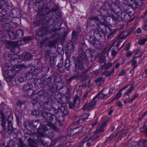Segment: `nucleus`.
<instances>
[{
    "instance_id": "1",
    "label": "nucleus",
    "mask_w": 147,
    "mask_h": 147,
    "mask_svg": "<svg viewBox=\"0 0 147 147\" xmlns=\"http://www.w3.org/2000/svg\"><path fill=\"white\" fill-rule=\"evenodd\" d=\"M111 16L112 19L115 21H120L121 20H125L126 19L125 17L122 18L120 16L118 13H116L114 12L111 15L103 17L102 16H98L99 18L95 17H91L90 18L91 20H95L98 21L102 25H104L105 26H108L110 25V16Z\"/></svg>"
},
{
    "instance_id": "2",
    "label": "nucleus",
    "mask_w": 147,
    "mask_h": 147,
    "mask_svg": "<svg viewBox=\"0 0 147 147\" xmlns=\"http://www.w3.org/2000/svg\"><path fill=\"white\" fill-rule=\"evenodd\" d=\"M51 128L54 130L56 129V127L55 125L51 123V122L48 123L46 125H41L37 129V132L38 136L41 137H49L50 135L47 134V131Z\"/></svg>"
},
{
    "instance_id": "3",
    "label": "nucleus",
    "mask_w": 147,
    "mask_h": 147,
    "mask_svg": "<svg viewBox=\"0 0 147 147\" xmlns=\"http://www.w3.org/2000/svg\"><path fill=\"white\" fill-rule=\"evenodd\" d=\"M80 59L83 61H86L87 59L89 61H92L95 59V56L94 52L90 49L87 50L85 53L82 51L79 52Z\"/></svg>"
},
{
    "instance_id": "4",
    "label": "nucleus",
    "mask_w": 147,
    "mask_h": 147,
    "mask_svg": "<svg viewBox=\"0 0 147 147\" xmlns=\"http://www.w3.org/2000/svg\"><path fill=\"white\" fill-rule=\"evenodd\" d=\"M98 100V98L96 96L90 102L86 103L84 105L82 109L83 110H89L92 109L96 106Z\"/></svg>"
},
{
    "instance_id": "5",
    "label": "nucleus",
    "mask_w": 147,
    "mask_h": 147,
    "mask_svg": "<svg viewBox=\"0 0 147 147\" xmlns=\"http://www.w3.org/2000/svg\"><path fill=\"white\" fill-rule=\"evenodd\" d=\"M95 134L94 133H91L85 137L82 141V142L84 143V142L90 141H92L96 138L95 136Z\"/></svg>"
},
{
    "instance_id": "6",
    "label": "nucleus",
    "mask_w": 147,
    "mask_h": 147,
    "mask_svg": "<svg viewBox=\"0 0 147 147\" xmlns=\"http://www.w3.org/2000/svg\"><path fill=\"white\" fill-rule=\"evenodd\" d=\"M78 129H79L80 130H82V127L80 126L78 127L72 129L71 130L68 129L67 131L68 135L72 136L76 134L77 133L76 130Z\"/></svg>"
},
{
    "instance_id": "7",
    "label": "nucleus",
    "mask_w": 147,
    "mask_h": 147,
    "mask_svg": "<svg viewBox=\"0 0 147 147\" xmlns=\"http://www.w3.org/2000/svg\"><path fill=\"white\" fill-rule=\"evenodd\" d=\"M32 57V55L29 53H24L21 57L22 59L25 61L30 60Z\"/></svg>"
},
{
    "instance_id": "8",
    "label": "nucleus",
    "mask_w": 147,
    "mask_h": 147,
    "mask_svg": "<svg viewBox=\"0 0 147 147\" xmlns=\"http://www.w3.org/2000/svg\"><path fill=\"white\" fill-rule=\"evenodd\" d=\"M98 99H106L108 98L110 96V95L109 94H105L102 93H99L96 96Z\"/></svg>"
},
{
    "instance_id": "9",
    "label": "nucleus",
    "mask_w": 147,
    "mask_h": 147,
    "mask_svg": "<svg viewBox=\"0 0 147 147\" xmlns=\"http://www.w3.org/2000/svg\"><path fill=\"white\" fill-rule=\"evenodd\" d=\"M134 12L133 9H129L122 13V14H124L125 13L126 14L125 16H127L129 18L130 17L134 15Z\"/></svg>"
},
{
    "instance_id": "10",
    "label": "nucleus",
    "mask_w": 147,
    "mask_h": 147,
    "mask_svg": "<svg viewBox=\"0 0 147 147\" xmlns=\"http://www.w3.org/2000/svg\"><path fill=\"white\" fill-rule=\"evenodd\" d=\"M106 126V123L105 122H104L103 123L100 124L97 127V130L98 133H100L102 132L104 130V127Z\"/></svg>"
},
{
    "instance_id": "11",
    "label": "nucleus",
    "mask_w": 147,
    "mask_h": 147,
    "mask_svg": "<svg viewBox=\"0 0 147 147\" xmlns=\"http://www.w3.org/2000/svg\"><path fill=\"white\" fill-rule=\"evenodd\" d=\"M16 70L13 68L12 69H11L7 71L8 73V75L10 77H13L14 76L16 73Z\"/></svg>"
},
{
    "instance_id": "12",
    "label": "nucleus",
    "mask_w": 147,
    "mask_h": 147,
    "mask_svg": "<svg viewBox=\"0 0 147 147\" xmlns=\"http://www.w3.org/2000/svg\"><path fill=\"white\" fill-rule=\"evenodd\" d=\"M33 85L31 84H28L25 85L24 87V90L25 91L28 92L32 90Z\"/></svg>"
},
{
    "instance_id": "13",
    "label": "nucleus",
    "mask_w": 147,
    "mask_h": 147,
    "mask_svg": "<svg viewBox=\"0 0 147 147\" xmlns=\"http://www.w3.org/2000/svg\"><path fill=\"white\" fill-rule=\"evenodd\" d=\"M16 33V38L17 39L21 38L23 36L24 32L22 30H17Z\"/></svg>"
},
{
    "instance_id": "14",
    "label": "nucleus",
    "mask_w": 147,
    "mask_h": 147,
    "mask_svg": "<svg viewBox=\"0 0 147 147\" xmlns=\"http://www.w3.org/2000/svg\"><path fill=\"white\" fill-rule=\"evenodd\" d=\"M129 6H132L134 8H138L139 7V5L138 2L135 1V0H132Z\"/></svg>"
},
{
    "instance_id": "15",
    "label": "nucleus",
    "mask_w": 147,
    "mask_h": 147,
    "mask_svg": "<svg viewBox=\"0 0 147 147\" xmlns=\"http://www.w3.org/2000/svg\"><path fill=\"white\" fill-rule=\"evenodd\" d=\"M138 145L140 147H146L147 146V141L146 140H142L139 142Z\"/></svg>"
},
{
    "instance_id": "16",
    "label": "nucleus",
    "mask_w": 147,
    "mask_h": 147,
    "mask_svg": "<svg viewBox=\"0 0 147 147\" xmlns=\"http://www.w3.org/2000/svg\"><path fill=\"white\" fill-rule=\"evenodd\" d=\"M127 86H125L121 88L120 90L117 93L115 98V99L117 100L120 98L122 95L121 91L124 89L127 88Z\"/></svg>"
},
{
    "instance_id": "17",
    "label": "nucleus",
    "mask_w": 147,
    "mask_h": 147,
    "mask_svg": "<svg viewBox=\"0 0 147 147\" xmlns=\"http://www.w3.org/2000/svg\"><path fill=\"white\" fill-rule=\"evenodd\" d=\"M28 140V144L31 147H35L36 144L34 140L29 138Z\"/></svg>"
},
{
    "instance_id": "18",
    "label": "nucleus",
    "mask_w": 147,
    "mask_h": 147,
    "mask_svg": "<svg viewBox=\"0 0 147 147\" xmlns=\"http://www.w3.org/2000/svg\"><path fill=\"white\" fill-rule=\"evenodd\" d=\"M110 50V48L107 47L102 53V54L104 55V57L108 56L109 51Z\"/></svg>"
},
{
    "instance_id": "19",
    "label": "nucleus",
    "mask_w": 147,
    "mask_h": 147,
    "mask_svg": "<svg viewBox=\"0 0 147 147\" xmlns=\"http://www.w3.org/2000/svg\"><path fill=\"white\" fill-rule=\"evenodd\" d=\"M104 81V79L102 78V77H100L98 78L95 80V82L97 83V84H98L99 85L102 84Z\"/></svg>"
},
{
    "instance_id": "20",
    "label": "nucleus",
    "mask_w": 147,
    "mask_h": 147,
    "mask_svg": "<svg viewBox=\"0 0 147 147\" xmlns=\"http://www.w3.org/2000/svg\"><path fill=\"white\" fill-rule=\"evenodd\" d=\"M139 94H136L134 95L131 98H129L128 102L129 103H131L138 96Z\"/></svg>"
},
{
    "instance_id": "21",
    "label": "nucleus",
    "mask_w": 147,
    "mask_h": 147,
    "mask_svg": "<svg viewBox=\"0 0 147 147\" xmlns=\"http://www.w3.org/2000/svg\"><path fill=\"white\" fill-rule=\"evenodd\" d=\"M9 36L10 39L11 40L17 38L16 35L12 31H10L9 32Z\"/></svg>"
},
{
    "instance_id": "22",
    "label": "nucleus",
    "mask_w": 147,
    "mask_h": 147,
    "mask_svg": "<svg viewBox=\"0 0 147 147\" xmlns=\"http://www.w3.org/2000/svg\"><path fill=\"white\" fill-rule=\"evenodd\" d=\"M147 41L145 38L140 39L138 41V43L140 45H143Z\"/></svg>"
},
{
    "instance_id": "23",
    "label": "nucleus",
    "mask_w": 147,
    "mask_h": 147,
    "mask_svg": "<svg viewBox=\"0 0 147 147\" xmlns=\"http://www.w3.org/2000/svg\"><path fill=\"white\" fill-rule=\"evenodd\" d=\"M77 33L75 31H74L72 32V36L73 39L74 40V41H76L77 40Z\"/></svg>"
},
{
    "instance_id": "24",
    "label": "nucleus",
    "mask_w": 147,
    "mask_h": 147,
    "mask_svg": "<svg viewBox=\"0 0 147 147\" xmlns=\"http://www.w3.org/2000/svg\"><path fill=\"white\" fill-rule=\"evenodd\" d=\"M50 63L52 66L54 67L56 64V60L54 58H53L52 59L51 58L50 60Z\"/></svg>"
},
{
    "instance_id": "25",
    "label": "nucleus",
    "mask_w": 147,
    "mask_h": 147,
    "mask_svg": "<svg viewBox=\"0 0 147 147\" xmlns=\"http://www.w3.org/2000/svg\"><path fill=\"white\" fill-rule=\"evenodd\" d=\"M134 87H131L125 93L126 94L127 96H129L131 94L132 91L134 90Z\"/></svg>"
},
{
    "instance_id": "26",
    "label": "nucleus",
    "mask_w": 147,
    "mask_h": 147,
    "mask_svg": "<svg viewBox=\"0 0 147 147\" xmlns=\"http://www.w3.org/2000/svg\"><path fill=\"white\" fill-rule=\"evenodd\" d=\"M132 0H122L123 3L126 5L130 6Z\"/></svg>"
},
{
    "instance_id": "27",
    "label": "nucleus",
    "mask_w": 147,
    "mask_h": 147,
    "mask_svg": "<svg viewBox=\"0 0 147 147\" xmlns=\"http://www.w3.org/2000/svg\"><path fill=\"white\" fill-rule=\"evenodd\" d=\"M31 39V37H28L27 38H25L22 41H20L19 42L18 44L19 45H21L22 44L21 43V42H26L27 40H30Z\"/></svg>"
},
{
    "instance_id": "28",
    "label": "nucleus",
    "mask_w": 147,
    "mask_h": 147,
    "mask_svg": "<svg viewBox=\"0 0 147 147\" xmlns=\"http://www.w3.org/2000/svg\"><path fill=\"white\" fill-rule=\"evenodd\" d=\"M85 129H86V131L85 132L86 133H88V132L90 131V129L89 128H85V127H84L83 128H82V130H80L79 129H77V130H76V131H77V133H78L79 132L81 131L82 130H84Z\"/></svg>"
},
{
    "instance_id": "29",
    "label": "nucleus",
    "mask_w": 147,
    "mask_h": 147,
    "mask_svg": "<svg viewBox=\"0 0 147 147\" xmlns=\"http://www.w3.org/2000/svg\"><path fill=\"white\" fill-rule=\"evenodd\" d=\"M56 42L55 41H50L49 42V46L52 47L53 46L55 45L56 44Z\"/></svg>"
},
{
    "instance_id": "30",
    "label": "nucleus",
    "mask_w": 147,
    "mask_h": 147,
    "mask_svg": "<svg viewBox=\"0 0 147 147\" xmlns=\"http://www.w3.org/2000/svg\"><path fill=\"white\" fill-rule=\"evenodd\" d=\"M136 58L135 56H134L133 60L131 61V64L132 66L135 65L137 63V61L135 60Z\"/></svg>"
},
{
    "instance_id": "31",
    "label": "nucleus",
    "mask_w": 147,
    "mask_h": 147,
    "mask_svg": "<svg viewBox=\"0 0 147 147\" xmlns=\"http://www.w3.org/2000/svg\"><path fill=\"white\" fill-rule=\"evenodd\" d=\"M18 80L19 82H22L24 81V79L23 77L20 76L18 77Z\"/></svg>"
},
{
    "instance_id": "32",
    "label": "nucleus",
    "mask_w": 147,
    "mask_h": 147,
    "mask_svg": "<svg viewBox=\"0 0 147 147\" xmlns=\"http://www.w3.org/2000/svg\"><path fill=\"white\" fill-rule=\"evenodd\" d=\"M88 93L87 92L85 94L83 95L82 98H81V101L82 102H83L84 100L86 99V97L88 96Z\"/></svg>"
},
{
    "instance_id": "33",
    "label": "nucleus",
    "mask_w": 147,
    "mask_h": 147,
    "mask_svg": "<svg viewBox=\"0 0 147 147\" xmlns=\"http://www.w3.org/2000/svg\"><path fill=\"white\" fill-rule=\"evenodd\" d=\"M115 90L114 88H110V90L109 91V93L108 94L110 95V96L113 94V92Z\"/></svg>"
},
{
    "instance_id": "34",
    "label": "nucleus",
    "mask_w": 147,
    "mask_h": 147,
    "mask_svg": "<svg viewBox=\"0 0 147 147\" xmlns=\"http://www.w3.org/2000/svg\"><path fill=\"white\" fill-rule=\"evenodd\" d=\"M42 31L41 30L39 31L38 33H37L36 35V38L38 36H41L42 35H45V34H42Z\"/></svg>"
},
{
    "instance_id": "35",
    "label": "nucleus",
    "mask_w": 147,
    "mask_h": 147,
    "mask_svg": "<svg viewBox=\"0 0 147 147\" xmlns=\"http://www.w3.org/2000/svg\"><path fill=\"white\" fill-rule=\"evenodd\" d=\"M133 53L130 51H128L127 53V56L128 58L130 57L132 55Z\"/></svg>"
},
{
    "instance_id": "36",
    "label": "nucleus",
    "mask_w": 147,
    "mask_h": 147,
    "mask_svg": "<svg viewBox=\"0 0 147 147\" xmlns=\"http://www.w3.org/2000/svg\"><path fill=\"white\" fill-rule=\"evenodd\" d=\"M112 66V64L111 63H108L106 65V69H107L108 68H110Z\"/></svg>"
},
{
    "instance_id": "37",
    "label": "nucleus",
    "mask_w": 147,
    "mask_h": 147,
    "mask_svg": "<svg viewBox=\"0 0 147 147\" xmlns=\"http://www.w3.org/2000/svg\"><path fill=\"white\" fill-rule=\"evenodd\" d=\"M133 53H134V56H135V58H136L138 57V56H137L136 55L139 53V51L138 50H136L134 51Z\"/></svg>"
},
{
    "instance_id": "38",
    "label": "nucleus",
    "mask_w": 147,
    "mask_h": 147,
    "mask_svg": "<svg viewBox=\"0 0 147 147\" xmlns=\"http://www.w3.org/2000/svg\"><path fill=\"white\" fill-rule=\"evenodd\" d=\"M117 105L119 107L121 108L123 107V104L121 102H118L117 103Z\"/></svg>"
},
{
    "instance_id": "39",
    "label": "nucleus",
    "mask_w": 147,
    "mask_h": 147,
    "mask_svg": "<svg viewBox=\"0 0 147 147\" xmlns=\"http://www.w3.org/2000/svg\"><path fill=\"white\" fill-rule=\"evenodd\" d=\"M142 28L145 30H147V23H146L145 22L142 27Z\"/></svg>"
},
{
    "instance_id": "40",
    "label": "nucleus",
    "mask_w": 147,
    "mask_h": 147,
    "mask_svg": "<svg viewBox=\"0 0 147 147\" xmlns=\"http://www.w3.org/2000/svg\"><path fill=\"white\" fill-rule=\"evenodd\" d=\"M85 117H83L82 118V120L84 121L86 119H88V117L90 115L88 113V114H85Z\"/></svg>"
},
{
    "instance_id": "41",
    "label": "nucleus",
    "mask_w": 147,
    "mask_h": 147,
    "mask_svg": "<svg viewBox=\"0 0 147 147\" xmlns=\"http://www.w3.org/2000/svg\"><path fill=\"white\" fill-rule=\"evenodd\" d=\"M117 53V52L115 50H113L111 52V55L113 56H115Z\"/></svg>"
},
{
    "instance_id": "42",
    "label": "nucleus",
    "mask_w": 147,
    "mask_h": 147,
    "mask_svg": "<svg viewBox=\"0 0 147 147\" xmlns=\"http://www.w3.org/2000/svg\"><path fill=\"white\" fill-rule=\"evenodd\" d=\"M98 43H99V42H98ZM94 45L95 47H96L98 49H99L100 48V45L99 44H99L98 45L97 43H95L94 44Z\"/></svg>"
},
{
    "instance_id": "43",
    "label": "nucleus",
    "mask_w": 147,
    "mask_h": 147,
    "mask_svg": "<svg viewBox=\"0 0 147 147\" xmlns=\"http://www.w3.org/2000/svg\"><path fill=\"white\" fill-rule=\"evenodd\" d=\"M125 71L123 70H122L121 72L119 74V76H122L124 75L125 74Z\"/></svg>"
},
{
    "instance_id": "44",
    "label": "nucleus",
    "mask_w": 147,
    "mask_h": 147,
    "mask_svg": "<svg viewBox=\"0 0 147 147\" xmlns=\"http://www.w3.org/2000/svg\"><path fill=\"white\" fill-rule=\"evenodd\" d=\"M130 43H129L126 46L125 48V50L126 51H127L128 49H129L130 47Z\"/></svg>"
},
{
    "instance_id": "45",
    "label": "nucleus",
    "mask_w": 147,
    "mask_h": 147,
    "mask_svg": "<svg viewBox=\"0 0 147 147\" xmlns=\"http://www.w3.org/2000/svg\"><path fill=\"white\" fill-rule=\"evenodd\" d=\"M136 32L138 34H140L142 32L141 29L139 28H137L136 30Z\"/></svg>"
},
{
    "instance_id": "46",
    "label": "nucleus",
    "mask_w": 147,
    "mask_h": 147,
    "mask_svg": "<svg viewBox=\"0 0 147 147\" xmlns=\"http://www.w3.org/2000/svg\"><path fill=\"white\" fill-rule=\"evenodd\" d=\"M75 65L77 67L78 66L80 67L82 65V63L79 62L78 63H76Z\"/></svg>"
},
{
    "instance_id": "47",
    "label": "nucleus",
    "mask_w": 147,
    "mask_h": 147,
    "mask_svg": "<svg viewBox=\"0 0 147 147\" xmlns=\"http://www.w3.org/2000/svg\"><path fill=\"white\" fill-rule=\"evenodd\" d=\"M8 57H7V60H8L10 61V60H12V59L11 58V57H10V55H9V54H8Z\"/></svg>"
},
{
    "instance_id": "48",
    "label": "nucleus",
    "mask_w": 147,
    "mask_h": 147,
    "mask_svg": "<svg viewBox=\"0 0 147 147\" xmlns=\"http://www.w3.org/2000/svg\"><path fill=\"white\" fill-rule=\"evenodd\" d=\"M97 123H98V121H97V120H96L92 124V127H94L95 126V125H96V124H97Z\"/></svg>"
},
{
    "instance_id": "49",
    "label": "nucleus",
    "mask_w": 147,
    "mask_h": 147,
    "mask_svg": "<svg viewBox=\"0 0 147 147\" xmlns=\"http://www.w3.org/2000/svg\"><path fill=\"white\" fill-rule=\"evenodd\" d=\"M113 138V136L111 135L110 136L108 139V140H111Z\"/></svg>"
},
{
    "instance_id": "50",
    "label": "nucleus",
    "mask_w": 147,
    "mask_h": 147,
    "mask_svg": "<svg viewBox=\"0 0 147 147\" xmlns=\"http://www.w3.org/2000/svg\"><path fill=\"white\" fill-rule=\"evenodd\" d=\"M114 112V110H110L108 111V114L109 115H111L112 113Z\"/></svg>"
},
{
    "instance_id": "51",
    "label": "nucleus",
    "mask_w": 147,
    "mask_h": 147,
    "mask_svg": "<svg viewBox=\"0 0 147 147\" xmlns=\"http://www.w3.org/2000/svg\"><path fill=\"white\" fill-rule=\"evenodd\" d=\"M78 99L79 98L77 96L76 97L74 100V102H76Z\"/></svg>"
},
{
    "instance_id": "52",
    "label": "nucleus",
    "mask_w": 147,
    "mask_h": 147,
    "mask_svg": "<svg viewBox=\"0 0 147 147\" xmlns=\"http://www.w3.org/2000/svg\"><path fill=\"white\" fill-rule=\"evenodd\" d=\"M114 33V32H111V33L109 35V37H112L113 36V33Z\"/></svg>"
},
{
    "instance_id": "53",
    "label": "nucleus",
    "mask_w": 147,
    "mask_h": 147,
    "mask_svg": "<svg viewBox=\"0 0 147 147\" xmlns=\"http://www.w3.org/2000/svg\"><path fill=\"white\" fill-rule=\"evenodd\" d=\"M19 147H28L26 145L21 144Z\"/></svg>"
},
{
    "instance_id": "54",
    "label": "nucleus",
    "mask_w": 147,
    "mask_h": 147,
    "mask_svg": "<svg viewBox=\"0 0 147 147\" xmlns=\"http://www.w3.org/2000/svg\"><path fill=\"white\" fill-rule=\"evenodd\" d=\"M131 31H132L131 30L130 31H129L127 33V34L126 36H123V37H126L131 32Z\"/></svg>"
},
{
    "instance_id": "55",
    "label": "nucleus",
    "mask_w": 147,
    "mask_h": 147,
    "mask_svg": "<svg viewBox=\"0 0 147 147\" xmlns=\"http://www.w3.org/2000/svg\"><path fill=\"white\" fill-rule=\"evenodd\" d=\"M45 41H42L40 42V46L41 47H42V44H45Z\"/></svg>"
},
{
    "instance_id": "56",
    "label": "nucleus",
    "mask_w": 147,
    "mask_h": 147,
    "mask_svg": "<svg viewBox=\"0 0 147 147\" xmlns=\"http://www.w3.org/2000/svg\"><path fill=\"white\" fill-rule=\"evenodd\" d=\"M129 99H125V100H124V102L125 104H127V102H128V101Z\"/></svg>"
},
{
    "instance_id": "57",
    "label": "nucleus",
    "mask_w": 147,
    "mask_h": 147,
    "mask_svg": "<svg viewBox=\"0 0 147 147\" xmlns=\"http://www.w3.org/2000/svg\"><path fill=\"white\" fill-rule=\"evenodd\" d=\"M120 64L119 63H117L115 65V67L116 68H117L119 67L120 66Z\"/></svg>"
},
{
    "instance_id": "58",
    "label": "nucleus",
    "mask_w": 147,
    "mask_h": 147,
    "mask_svg": "<svg viewBox=\"0 0 147 147\" xmlns=\"http://www.w3.org/2000/svg\"><path fill=\"white\" fill-rule=\"evenodd\" d=\"M121 41L118 42L117 44V46L118 47L119 46V45H120V44H121Z\"/></svg>"
},
{
    "instance_id": "59",
    "label": "nucleus",
    "mask_w": 147,
    "mask_h": 147,
    "mask_svg": "<svg viewBox=\"0 0 147 147\" xmlns=\"http://www.w3.org/2000/svg\"><path fill=\"white\" fill-rule=\"evenodd\" d=\"M86 145L88 146H90V142H87L86 143Z\"/></svg>"
},
{
    "instance_id": "60",
    "label": "nucleus",
    "mask_w": 147,
    "mask_h": 147,
    "mask_svg": "<svg viewBox=\"0 0 147 147\" xmlns=\"http://www.w3.org/2000/svg\"><path fill=\"white\" fill-rule=\"evenodd\" d=\"M145 134L146 136H147V128L146 129L145 131Z\"/></svg>"
},
{
    "instance_id": "61",
    "label": "nucleus",
    "mask_w": 147,
    "mask_h": 147,
    "mask_svg": "<svg viewBox=\"0 0 147 147\" xmlns=\"http://www.w3.org/2000/svg\"><path fill=\"white\" fill-rule=\"evenodd\" d=\"M135 67H134L132 69H131L130 70V73H131V71H133V70H134V68H135Z\"/></svg>"
},
{
    "instance_id": "62",
    "label": "nucleus",
    "mask_w": 147,
    "mask_h": 147,
    "mask_svg": "<svg viewBox=\"0 0 147 147\" xmlns=\"http://www.w3.org/2000/svg\"><path fill=\"white\" fill-rule=\"evenodd\" d=\"M147 113V112H146L144 114L142 115L143 117L145 116L146 115Z\"/></svg>"
},
{
    "instance_id": "63",
    "label": "nucleus",
    "mask_w": 147,
    "mask_h": 147,
    "mask_svg": "<svg viewBox=\"0 0 147 147\" xmlns=\"http://www.w3.org/2000/svg\"><path fill=\"white\" fill-rule=\"evenodd\" d=\"M0 147H6L4 145H1Z\"/></svg>"
},
{
    "instance_id": "64",
    "label": "nucleus",
    "mask_w": 147,
    "mask_h": 147,
    "mask_svg": "<svg viewBox=\"0 0 147 147\" xmlns=\"http://www.w3.org/2000/svg\"><path fill=\"white\" fill-rule=\"evenodd\" d=\"M145 73L146 74H147V68L146 69V70L145 71Z\"/></svg>"
}]
</instances>
